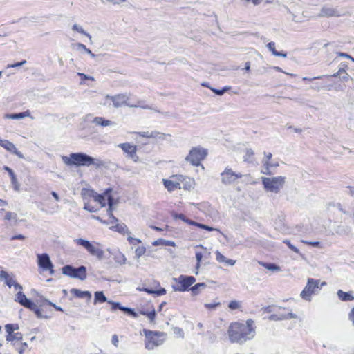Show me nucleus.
<instances>
[{
    "label": "nucleus",
    "instance_id": "f257e3e1",
    "mask_svg": "<svg viewBox=\"0 0 354 354\" xmlns=\"http://www.w3.org/2000/svg\"><path fill=\"white\" fill-rule=\"evenodd\" d=\"M252 319H248L245 324L234 322L230 325L227 330L229 339L232 343L243 344L252 339L256 334Z\"/></svg>",
    "mask_w": 354,
    "mask_h": 354
},
{
    "label": "nucleus",
    "instance_id": "f03ea898",
    "mask_svg": "<svg viewBox=\"0 0 354 354\" xmlns=\"http://www.w3.org/2000/svg\"><path fill=\"white\" fill-rule=\"evenodd\" d=\"M62 160L65 165L77 167H88L93 165L96 168H100L104 165V162L102 160L93 158L83 152L71 153L69 156H63Z\"/></svg>",
    "mask_w": 354,
    "mask_h": 354
},
{
    "label": "nucleus",
    "instance_id": "7ed1b4c3",
    "mask_svg": "<svg viewBox=\"0 0 354 354\" xmlns=\"http://www.w3.org/2000/svg\"><path fill=\"white\" fill-rule=\"evenodd\" d=\"M142 333L145 336V348L148 350H153L155 347L162 345L167 337V334L164 332L144 328Z\"/></svg>",
    "mask_w": 354,
    "mask_h": 354
},
{
    "label": "nucleus",
    "instance_id": "20e7f679",
    "mask_svg": "<svg viewBox=\"0 0 354 354\" xmlns=\"http://www.w3.org/2000/svg\"><path fill=\"white\" fill-rule=\"evenodd\" d=\"M286 178L285 176L262 177L261 182L266 191L278 194L284 187Z\"/></svg>",
    "mask_w": 354,
    "mask_h": 354
},
{
    "label": "nucleus",
    "instance_id": "39448f33",
    "mask_svg": "<svg viewBox=\"0 0 354 354\" xmlns=\"http://www.w3.org/2000/svg\"><path fill=\"white\" fill-rule=\"evenodd\" d=\"M325 286H326V282L325 281L320 283L319 279L308 278L300 296L304 300L310 301L312 295L317 294Z\"/></svg>",
    "mask_w": 354,
    "mask_h": 354
},
{
    "label": "nucleus",
    "instance_id": "423d86ee",
    "mask_svg": "<svg viewBox=\"0 0 354 354\" xmlns=\"http://www.w3.org/2000/svg\"><path fill=\"white\" fill-rule=\"evenodd\" d=\"M15 301L18 302L21 306L34 312L36 317L39 319H48L49 317L44 315L41 310L37 308L36 304L30 299L27 298L26 295L22 292H18L15 295Z\"/></svg>",
    "mask_w": 354,
    "mask_h": 354
},
{
    "label": "nucleus",
    "instance_id": "0eeeda50",
    "mask_svg": "<svg viewBox=\"0 0 354 354\" xmlns=\"http://www.w3.org/2000/svg\"><path fill=\"white\" fill-rule=\"evenodd\" d=\"M172 281L171 287L174 291L185 292L190 290L196 279L193 276L181 274L178 277L173 278Z\"/></svg>",
    "mask_w": 354,
    "mask_h": 354
},
{
    "label": "nucleus",
    "instance_id": "6e6552de",
    "mask_svg": "<svg viewBox=\"0 0 354 354\" xmlns=\"http://www.w3.org/2000/svg\"><path fill=\"white\" fill-rule=\"evenodd\" d=\"M62 273L72 279H77L84 281L87 277V269L84 266H80L77 268L72 265H66L62 268Z\"/></svg>",
    "mask_w": 354,
    "mask_h": 354
},
{
    "label": "nucleus",
    "instance_id": "1a4fd4ad",
    "mask_svg": "<svg viewBox=\"0 0 354 354\" xmlns=\"http://www.w3.org/2000/svg\"><path fill=\"white\" fill-rule=\"evenodd\" d=\"M207 150L201 147H192L188 155L185 157V160L192 165L198 167L201 165V162L207 157Z\"/></svg>",
    "mask_w": 354,
    "mask_h": 354
},
{
    "label": "nucleus",
    "instance_id": "9d476101",
    "mask_svg": "<svg viewBox=\"0 0 354 354\" xmlns=\"http://www.w3.org/2000/svg\"><path fill=\"white\" fill-rule=\"evenodd\" d=\"M74 241L77 245L84 248L90 254L95 256L98 259H102L103 258L104 252L101 248H100V244L98 243H92L89 241L82 238L76 239Z\"/></svg>",
    "mask_w": 354,
    "mask_h": 354
},
{
    "label": "nucleus",
    "instance_id": "9b49d317",
    "mask_svg": "<svg viewBox=\"0 0 354 354\" xmlns=\"http://www.w3.org/2000/svg\"><path fill=\"white\" fill-rule=\"evenodd\" d=\"M243 175L241 173H236L232 168L227 167L224 171L221 173V183L225 185H230L241 178Z\"/></svg>",
    "mask_w": 354,
    "mask_h": 354
},
{
    "label": "nucleus",
    "instance_id": "f8f14e48",
    "mask_svg": "<svg viewBox=\"0 0 354 354\" xmlns=\"http://www.w3.org/2000/svg\"><path fill=\"white\" fill-rule=\"evenodd\" d=\"M37 264L39 268L43 271H49L50 274L55 273L53 264L47 253L39 254L37 255Z\"/></svg>",
    "mask_w": 354,
    "mask_h": 354
},
{
    "label": "nucleus",
    "instance_id": "ddd939ff",
    "mask_svg": "<svg viewBox=\"0 0 354 354\" xmlns=\"http://www.w3.org/2000/svg\"><path fill=\"white\" fill-rule=\"evenodd\" d=\"M124 153H127V156L132 159L134 162H138L139 160L138 156L136 154L137 147L136 145H132L129 142L120 143L118 145Z\"/></svg>",
    "mask_w": 354,
    "mask_h": 354
},
{
    "label": "nucleus",
    "instance_id": "4468645a",
    "mask_svg": "<svg viewBox=\"0 0 354 354\" xmlns=\"http://www.w3.org/2000/svg\"><path fill=\"white\" fill-rule=\"evenodd\" d=\"M107 99H110L112 102L113 105L115 108L121 107L124 105L128 106L130 107H133L134 105H131L127 103V100H129V96L127 94H118L113 96L107 95L106 97ZM135 106H137L135 105Z\"/></svg>",
    "mask_w": 354,
    "mask_h": 354
},
{
    "label": "nucleus",
    "instance_id": "2eb2a0df",
    "mask_svg": "<svg viewBox=\"0 0 354 354\" xmlns=\"http://www.w3.org/2000/svg\"><path fill=\"white\" fill-rule=\"evenodd\" d=\"M112 189L107 188L104 190L102 194H95L93 196L95 201L98 202L102 207H105L109 202V197L112 196L111 195Z\"/></svg>",
    "mask_w": 354,
    "mask_h": 354
},
{
    "label": "nucleus",
    "instance_id": "dca6fc26",
    "mask_svg": "<svg viewBox=\"0 0 354 354\" xmlns=\"http://www.w3.org/2000/svg\"><path fill=\"white\" fill-rule=\"evenodd\" d=\"M108 252L113 257L115 262L120 265H124L127 262V258L124 254L122 253L118 249L110 250L108 249Z\"/></svg>",
    "mask_w": 354,
    "mask_h": 354
},
{
    "label": "nucleus",
    "instance_id": "f3484780",
    "mask_svg": "<svg viewBox=\"0 0 354 354\" xmlns=\"http://www.w3.org/2000/svg\"><path fill=\"white\" fill-rule=\"evenodd\" d=\"M1 147H3L7 151H8L9 152L15 154L19 158H24L23 154L16 148L15 145L12 142H10L9 140H5L4 142H3Z\"/></svg>",
    "mask_w": 354,
    "mask_h": 354
},
{
    "label": "nucleus",
    "instance_id": "a211bd4d",
    "mask_svg": "<svg viewBox=\"0 0 354 354\" xmlns=\"http://www.w3.org/2000/svg\"><path fill=\"white\" fill-rule=\"evenodd\" d=\"M70 292L75 297L80 299H86L88 301H90L92 297L91 292L88 290H81L77 288H72L71 289Z\"/></svg>",
    "mask_w": 354,
    "mask_h": 354
},
{
    "label": "nucleus",
    "instance_id": "6ab92c4d",
    "mask_svg": "<svg viewBox=\"0 0 354 354\" xmlns=\"http://www.w3.org/2000/svg\"><path fill=\"white\" fill-rule=\"evenodd\" d=\"M96 125L101 127L113 126L115 123L103 117H95L92 121Z\"/></svg>",
    "mask_w": 354,
    "mask_h": 354
},
{
    "label": "nucleus",
    "instance_id": "aec40b11",
    "mask_svg": "<svg viewBox=\"0 0 354 354\" xmlns=\"http://www.w3.org/2000/svg\"><path fill=\"white\" fill-rule=\"evenodd\" d=\"M3 169L8 173V174L10 177L11 183L13 185L14 189L15 190L18 191L19 189L20 185L17 181L16 175L14 173L13 170L8 166H4Z\"/></svg>",
    "mask_w": 354,
    "mask_h": 354
},
{
    "label": "nucleus",
    "instance_id": "412c9836",
    "mask_svg": "<svg viewBox=\"0 0 354 354\" xmlns=\"http://www.w3.org/2000/svg\"><path fill=\"white\" fill-rule=\"evenodd\" d=\"M319 15L322 17L339 16L336 9L328 6H324L322 8Z\"/></svg>",
    "mask_w": 354,
    "mask_h": 354
},
{
    "label": "nucleus",
    "instance_id": "4be33fe9",
    "mask_svg": "<svg viewBox=\"0 0 354 354\" xmlns=\"http://www.w3.org/2000/svg\"><path fill=\"white\" fill-rule=\"evenodd\" d=\"M0 279L3 280L5 283L9 287L11 288L14 283L15 282L13 277L10 276V274L4 270H1L0 272Z\"/></svg>",
    "mask_w": 354,
    "mask_h": 354
},
{
    "label": "nucleus",
    "instance_id": "5701e85b",
    "mask_svg": "<svg viewBox=\"0 0 354 354\" xmlns=\"http://www.w3.org/2000/svg\"><path fill=\"white\" fill-rule=\"evenodd\" d=\"M337 295L338 298L343 301H353L354 299V297L351 292H344L342 290H339Z\"/></svg>",
    "mask_w": 354,
    "mask_h": 354
},
{
    "label": "nucleus",
    "instance_id": "b1692460",
    "mask_svg": "<svg viewBox=\"0 0 354 354\" xmlns=\"http://www.w3.org/2000/svg\"><path fill=\"white\" fill-rule=\"evenodd\" d=\"M113 230L119 232L121 234H131V232L129 230L127 226L124 223L116 224L112 227Z\"/></svg>",
    "mask_w": 354,
    "mask_h": 354
},
{
    "label": "nucleus",
    "instance_id": "393cba45",
    "mask_svg": "<svg viewBox=\"0 0 354 354\" xmlns=\"http://www.w3.org/2000/svg\"><path fill=\"white\" fill-rule=\"evenodd\" d=\"M163 184L169 192H172L178 188H180V184L173 180L163 179Z\"/></svg>",
    "mask_w": 354,
    "mask_h": 354
},
{
    "label": "nucleus",
    "instance_id": "a878e982",
    "mask_svg": "<svg viewBox=\"0 0 354 354\" xmlns=\"http://www.w3.org/2000/svg\"><path fill=\"white\" fill-rule=\"evenodd\" d=\"M29 115L30 112L28 111H26L21 113L6 114V118L12 120H20L24 118L26 116H29Z\"/></svg>",
    "mask_w": 354,
    "mask_h": 354
},
{
    "label": "nucleus",
    "instance_id": "bb28decb",
    "mask_svg": "<svg viewBox=\"0 0 354 354\" xmlns=\"http://www.w3.org/2000/svg\"><path fill=\"white\" fill-rule=\"evenodd\" d=\"M149 138H156L159 140H166L167 137H171L170 134H165L157 131H149Z\"/></svg>",
    "mask_w": 354,
    "mask_h": 354
},
{
    "label": "nucleus",
    "instance_id": "cd10ccee",
    "mask_svg": "<svg viewBox=\"0 0 354 354\" xmlns=\"http://www.w3.org/2000/svg\"><path fill=\"white\" fill-rule=\"evenodd\" d=\"M107 301V298L102 291H96L94 294V304Z\"/></svg>",
    "mask_w": 354,
    "mask_h": 354
},
{
    "label": "nucleus",
    "instance_id": "c85d7f7f",
    "mask_svg": "<svg viewBox=\"0 0 354 354\" xmlns=\"http://www.w3.org/2000/svg\"><path fill=\"white\" fill-rule=\"evenodd\" d=\"M171 216L174 218L175 219H180L182 220L183 221H184L185 223L190 225H193L194 226V224L195 223V221L191 220V219H189L187 218L184 214H177V213H174L173 212L171 214Z\"/></svg>",
    "mask_w": 354,
    "mask_h": 354
},
{
    "label": "nucleus",
    "instance_id": "c756f323",
    "mask_svg": "<svg viewBox=\"0 0 354 354\" xmlns=\"http://www.w3.org/2000/svg\"><path fill=\"white\" fill-rule=\"evenodd\" d=\"M259 264L263 266L265 268L273 272H279L281 270L280 267L274 263H266L260 261Z\"/></svg>",
    "mask_w": 354,
    "mask_h": 354
},
{
    "label": "nucleus",
    "instance_id": "7c9ffc66",
    "mask_svg": "<svg viewBox=\"0 0 354 354\" xmlns=\"http://www.w3.org/2000/svg\"><path fill=\"white\" fill-rule=\"evenodd\" d=\"M23 338V335L21 333H13L10 335H6V339L8 342H12L14 340L21 341Z\"/></svg>",
    "mask_w": 354,
    "mask_h": 354
},
{
    "label": "nucleus",
    "instance_id": "2f4dec72",
    "mask_svg": "<svg viewBox=\"0 0 354 354\" xmlns=\"http://www.w3.org/2000/svg\"><path fill=\"white\" fill-rule=\"evenodd\" d=\"M72 30H74V31H76L80 34H82L85 36H86L89 40L91 41V36L89 33L86 32L83 28L82 26H79L78 24H75L74 25H73L72 26Z\"/></svg>",
    "mask_w": 354,
    "mask_h": 354
},
{
    "label": "nucleus",
    "instance_id": "473e14b6",
    "mask_svg": "<svg viewBox=\"0 0 354 354\" xmlns=\"http://www.w3.org/2000/svg\"><path fill=\"white\" fill-rule=\"evenodd\" d=\"M207 285L205 283H198L193 286H191L190 290L192 291V295H196L199 293V290L201 288H205Z\"/></svg>",
    "mask_w": 354,
    "mask_h": 354
},
{
    "label": "nucleus",
    "instance_id": "72a5a7b5",
    "mask_svg": "<svg viewBox=\"0 0 354 354\" xmlns=\"http://www.w3.org/2000/svg\"><path fill=\"white\" fill-rule=\"evenodd\" d=\"M19 328V327L17 324H8L5 326L6 331L8 333L7 335H10L13 333L15 330H17Z\"/></svg>",
    "mask_w": 354,
    "mask_h": 354
},
{
    "label": "nucleus",
    "instance_id": "f704fd0d",
    "mask_svg": "<svg viewBox=\"0 0 354 354\" xmlns=\"http://www.w3.org/2000/svg\"><path fill=\"white\" fill-rule=\"evenodd\" d=\"M253 156L254 151L252 149H247L245 150V154L243 157L244 161L247 162H253Z\"/></svg>",
    "mask_w": 354,
    "mask_h": 354
},
{
    "label": "nucleus",
    "instance_id": "c9c22d12",
    "mask_svg": "<svg viewBox=\"0 0 354 354\" xmlns=\"http://www.w3.org/2000/svg\"><path fill=\"white\" fill-rule=\"evenodd\" d=\"M194 226H196V227H197L198 228H201V229H203V230H205L207 231H209L210 232V231L216 230V231L219 232L220 233H221L220 232V230H218V229L214 228V227H212L211 226H209V225H205V224H203V223H198V222H196V221H195V223L194 224Z\"/></svg>",
    "mask_w": 354,
    "mask_h": 354
},
{
    "label": "nucleus",
    "instance_id": "e433bc0d",
    "mask_svg": "<svg viewBox=\"0 0 354 354\" xmlns=\"http://www.w3.org/2000/svg\"><path fill=\"white\" fill-rule=\"evenodd\" d=\"M278 315L279 317H284L283 318V320L297 318V315L290 311L288 312L287 313H278Z\"/></svg>",
    "mask_w": 354,
    "mask_h": 354
},
{
    "label": "nucleus",
    "instance_id": "4c0bfd02",
    "mask_svg": "<svg viewBox=\"0 0 354 354\" xmlns=\"http://www.w3.org/2000/svg\"><path fill=\"white\" fill-rule=\"evenodd\" d=\"M336 233L339 235H345L350 232V228L348 227H345L344 225H338L335 230Z\"/></svg>",
    "mask_w": 354,
    "mask_h": 354
},
{
    "label": "nucleus",
    "instance_id": "58836bf2",
    "mask_svg": "<svg viewBox=\"0 0 354 354\" xmlns=\"http://www.w3.org/2000/svg\"><path fill=\"white\" fill-rule=\"evenodd\" d=\"M122 311L132 317L137 318L138 317V313L133 308L124 306Z\"/></svg>",
    "mask_w": 354,
    "mask_h": 354
},
{
    "label": "nucleus",
    "instance_id": "ea45409f",
    "mask_svg": "<svg viewBox=\"0 0 354 354\" xmlns=\"http://www.w3.org/2000/svg\"><path fill=\"white\" fill-rule=\"evenodd\" d=\"M115 203L114 198L113 196L109 197V202L107 203L108 205V209H107V214L111 217L113 216V206Z\"/></svg>",
    "mask_w": 354,
    "mask_h": 354
},
{
    "label": "nucleus",
    "instance_id": "a19ab883",
    "mask_svg": "<svg viewBox=\"0 0 354 354\" xmlns=\"http://www.w3.org/2000/svg\"><path fill=\"white\" fill-rule=\"evenodd\" d=\"M77 48L79 50H84L86 53L90 55L92 57H95L96 56L94 53H93L91 52V50L89 48H87L84 44H81V43H77Z\"/></svg>",
    "mask_w": 354,
    "mask_h": 354
},
{
    "label": "nucleus",
    "instance_id": "79ce46f5",
    "mask_svg": "<svg viewBox=\"0 0 354 354\" xmlns=\"http://www.w3.org/2000/svg\"><path fill=\"white\" fill-rule=\"evenodd\" d=\"M146 252V248L145 246H138L135 250L136 257L139 259L141 256H142Z\"/></svg>",
    "mask_w": 354,
    "mask_h": 354
},
{
    "label": "nucleus",
    "instance_id": "37998d69",
    "mask_svg": "<svg viewBox=\"0 0 354 354\" xmlns=\"http://www.w3.org/2000/svg\"><path fill=\"white\" fill-rule=\"evenodd\" d=\"M283 243H285L288 247V248L290 249L292 251H293V252H296L297 254H300V252H299V249L297 247H295V245H293L290 243V240L284 239L283 241Z\"/></svg>",
    "mask_w": 354,
    "mask_h": 354
},
{
    "label": "nucleus",
    "instance_id": "c03bdc74",
    "mask_svg": "<svg viewBox=\"0 0 354 354\" xmlns=\"http://www.w3.org/2000/svg\"><path fill=\"white\" fill-rule=\"evenodd\" d=\"M108 303L111 304V310H122L123 306L121 305L120 302H115L112 301H108Z\"/></svg>",
    "mask_w": 354,
    "mask_h": 354
},
{
    "label": "nucleus",
    "instance_id": "a18cd8bd",
    "mask_svg": "<svg viewBox=\"0 0 354 354\" xmlns=\"http://www.w3.org/2000/svg\"><path fill=\"white\" fill-rule=\"evenodd\" d=\"M43 302L48 304L50 306H53L57 311L64 312V310L62 307L57 306L55 304L53 303L52 301L47 299H44Z\"/></svg>",
    "mask_w": 354,
    "mask_h": 354
},
{
    "label": "nucleus",
    "instance_id": "49530a36",
    "mask_svg": "<svg viewBox=\"0 0 354 354\" xmlns=\"http://www.w3.org/2000/svg\"><path fill=\"white\" fill-rule=\"evenodd\" d=\"M216 259L217 261H218L220 263H225L227 259L224 255H223L218 250H216Z\"/></svg>",
    "mask_w": 354,
    "mask_h": 354
},
{
    "label": "nucleus",
    "instance_id": "de8ad7c7",
    "mask_svg": "<svg viewBox=\"0 0 354 354\" xmlns=\"http://www.w3.org/2000/svg\"><path fill=\"white\" fill-rule=\"evenodd\" d=\"M221 304L220 302H214L211 304H205V307L210 310H215L217 307L220 306Z\"/></svg>",
    "mask_w": 354,
    "mask_h": 354
},
{
    "label": "nucleus",
    "instance_id": "09e8293b",
    "mask_svg": "<svg viewBox=\"0 0 354 354\" xmlns=\"http://www.w3.org/2000/svg\"><path fill=\"white\" fill-rule=\"evenodd\" d=\"M156 313L154 308L150 312H148L147 317L149 318L151 323H154L156 319Z\"/></svg>",
    "mask_w": 354,
    "mask_h": 354
},
{
    "label": "nucleus",
    "instance_id": "8fccbe9b",
    "mask_svg": "<svg viewBox=\"0 0 354 354\" xmlns=\"http://www.w3.org/2000/svg\"><path fill=\"white\" fill-rule=\"evenodd\" d=\"M131 234H129L127 237V241L129 243V244L132 245H136L140 243H141V240L139 239H137V238H133L132 236H130Z\"/></svg>",
    "mask_w": 354,
    "mask_h": 354
},
{
    "label": "nucleus",
    "instance_id": "3c124183",
    "mask_svg": "<svg viewBox=\"0 0 354 354\" xmlns=\"http://www.w3.org/2000/svg\"><path fill=\"white\" fill-rule=\"evenodd\" d=\"M229 308L231 310H236L240 307V304L236 300L231 301L228 304Z\"/></svg>",
    "mask_w": 354,
    "mask_h": 354
},
{
    "label": "nucleus",
    "instance_id": "603ef678",
    "mask_svg": "<svg viewBox=\"0 0 354 354\" xmlns=\"http://www.w3.org/2000/svg\"><path fill=\"white\" fill-rule=\"evenodd\" d=\"M301 242L306 245H311L315 248H319L321 245V243L319 241H308L305 240H301Z\"/></svg>",
    "mask_w": 354,
    "mask_h": 354
},
{
    "label": "nucleus",
    "instance_id": "864d4df0",
    "mask_svg": "<svg viewBox=\"0 0 354 354\" xmlns=\"http://www.w3.org/2000/svg\"><path fill=\"white\" fill-rule=\"evenodd\" d=\"M16 218H17V214H16V213H14V212H6V214L5 215V220H7V221H10L11 219H16Z\"/></svg>",
    "mask_w": 354,
    "mask_h": 354
},
{
    "label": "nucleus",
    "instance_id": "5fc2aeb1",
    "mask_svg": "<svg viewBox=\"0 0 354 354\" xmlns=\"http://www.w3.org/2000/svg\"><path fill=\"white\" fill-rule=\"evenodd\" d=\"M167 292L166 289L164 288H160L158 290H155L154 291V295L156 296H161L165 295Z\"/></svg>",
    "mask_w": 354,
    "mask_h": 354
},
{
    "label": "nucleus",
    "instance_id": "6e6d98bb",
    "mask_svg": "<svg viewBox=\"0 0 354 354\" xmlns=\"http://www.w3.org/2000/svg\"><path fill=\"white\" fill-rule=\"evenodd\" d=\"M267 47L272 52V53L274 55V53L277 52V50L275 49V44L273 41H270L267 44Z\"/></svg>",
    "mask_w": 354,
    "mask_h": 354
},
{
    "label": "nucleus",
    "instance_id": "4d7b16f0",
    "mask_svg": "<svg viewBox=\"0 0 354 354\" xmlns=\"http://www.w3.org/2000/svg\"><path fill=\"white\" fill-rule=\"evenodd\" d=\"M283 317H279L278 313L272 314L269 316V319L271 321H281Z\"/></svg>",
    "mask_w": 354,
    "mask_h": 354
},
{
    "label": "nucleus",
    "instance_id": "13d9d810",
    "mask_svg": "<svg viewBox=\"0 0 354 354\" xmlns=\"http://www.w3.org/2000/svg\"><path fill=\"white\" fill-rule=\"evenodd\" d=\"M84 209L87 210L89 212H96V209L88 203L84 204Z\"/></svg>",
    "mask_w": 354,
    "mask_h": 354
},
{
    "label": "nucleus",
    "instance_id": "bf43d9fd",
    "mask_svg": "<svg viewBox=\"0 0 354 354\" xmlns=\"http://www.w3.org/2000/svg\"><path fill=\"white\" fill-rule=\"evenodd\" d=\"M263 165H268V167L272 168V167H277L279 166L278 162H270L268 160L263 161Z\"/></svg>",
    "mask_w": 354,
    "mask_h": 354
},
{
    "label": "nucleus",
    "instance_id": "052dcab7",
    "mask_svg": "<svg viewBox=\"0 0 354 354\" xmlns=\"http://www.w3.org/2000/svg\"><path fill=\"white\" fill-rule=\"evenodd\" d=\"M77 75L80 76L81 77V79L82 80H93V78L91 76H88L84 73H77Z\"/></svg>",
    "mask_w": 354,
    "mask_h": 354
},
{
    "label": "nucleus",
    "instance_id": "680f3d73",
    "mask_svg": "<svg viewBox=\"0 0 354 354\" xmlns=\"http://www.w3.org/2000/svg\"><path fill=\"white\" fill-rule=\"evenodd\" d=\"M348 319L351 322L353 326H354V307L348 313Z\"/></svg>",
    "mask_w": 354,
    "mask_h": 354
},
{
    "label": "nucleus",
    "instance_id": "e2e57ef3",
    "mask_svg": "<svg viewBox=\"0 0 354 354\" xmlns=\"http://www.w3.org/2000/svg\"><path fill=\"white\" fill-rule=\"evenodd\" d=\"M164 242H165V239H159L158 240L154 241L152 243V245L154 246H158V245H164Z\"/></svg>",
    "mask_w": 354,
    "mask_h": 354
},
{
    "label": "nucleus",
    "instance_id": "0e129e2a",
    "mask_svg": "<svg viewBox=\"0 0 354 354\" xmlns=\"http://www.w3.org/2000/svg\"><path fill=\"white\" fill-rule=\"evenodd\" d=\"M25 236L22 234L14 235L10 238V240H24Z\"/></svg>",
    "mask_w": 354,
    "mask_h": 354
},
{
    "label": "nucleus",
    "instance_id": "69168bd1",
    "mask_svg": "<svg viewBox=\"0 0 354 354\" xmlns=\"http://www.w3.org/2000/svg\"><path fill=\"white\" fill-rule=\"evenodd\" d=\"M210 90H212L216 95L221 96L223 95V91L221 89H217L214 88H210Z\"/></svg>",
    "mask_w": 354,
    "mask_h": 354
},
{
    "label": "nucleus",
    "instance_id": "338daca9",
    "mask_svg": "<svg viewBox=\"0 0 354 354\" xmlns=\"http://www.w3.org/2000/svg\"><path fill=\"white\" fill-rule=\"evenodd\" d=\"M262 173L269 176L272 174L270 171V167H268V165H264V171H263Z\"/></svg>",
    "mask_w": 354,
    "mask_h": 354
},
{
    "label": "nucleus",
    "instance_id": "774afa93",
    "mask_svg": "<svg viewBox=\"0 0 354 354\" xmlns=\"http://www.w3.org/2000/svg\"><path fill=\"white\" fill-rule=\"evenodd\" d=\"M28 347V344L26 342H24L21 344V347L19 349V354H24L25 349Z\"/></svg>",
    "mask_w": 354,
    "mask_h": 354
}]
</instances>
